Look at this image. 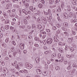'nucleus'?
<instances>
[{
  "label": "nucleus",
  "instance_id": "obj_1",
  "mask_svg": "<svg viewBox=\"0 0 77 77\" xmlns=\"http://www.w3.org/2000/svg\"><path fill=\"white\" fill-rule=\"evenodd\" d=\"M53 42V39L51 38H48L47 40V42L48 44H51Z\"/></svg>",
  "mask_w": 77,
  "mask_h": 77
},
{
  "label": "nucleus",
  "instance_id": "obj_2",
  "mask_svg": "<svg viewBox=\"0 0 77 77\" xmlns=\"http://www.w3.org/2000/svg\"><path fill=\"white\" fill-rule=\"evenodd\" d=\"M25 47V45L23 43H21L20 45V48L21 50H24Z\"/></svg>",
  "mask_w": 77,
  "mask_h": 77
},
{
  "label": "nucleus",
  "instance_id": "obj_3",
  "mask_svg": "<svg viewBox=\"0 0 77 77\" xmlns=\"http://www.w3.org/2000/svg\"><path fill=\"white\" fill-rule=\"evenodd\" d=\"M35 60L36 63H38L40 62V58L39 57H37L36 58Z\"/></svg>",
  "mask_w": 77,
  "mask_h": 77
},
{
  "label": "nucleus",
  "instance_id": "obj_4",
  "mask_svg": "<svg viewBox=\"0 0 77 77\" xmlns=\"http://www.w3.org/2000/svg\"><path fill=\"white\" fill-rule=\"evenodd\" d=\"M7 6L8 7V8L9 9H12V8H13V7H12V4H8L7 5Z\"/></svg>",
  "mask_w": 77,
  "mask_h": 77
},
{
  "label": "nucleus",
  "instance_id": "obj_5",
  "mask_svg": "<svg viewBox=\"0 0 77 77\" xmlns=\"http://www.w3.org/2000/svg\"><path fill=\"white\" fill-rule=\"evenodd\" d=\"M36 71L38 74H41L42 73V71L41 69H37L36 70Z\"/></svg>",
  "mask_w": 77,
  "mask_h": 77
},
{
  "label": "nucleus",
  "instance_id": "obj_6",
  "mask_svg": "<svg viewBox=\"0 0 77 77\" xmlns=\"http://www.w3.org/2000/svg\"><path fill=\"white\" fill-rule=\"evenodd\" d=\"M58 51L59 52H60V53H62L63 52V49L62 48H60L58 49Z\"/></svg>",
  "mask_w": 77,
  "mask_h": 77
},
{
  "label": "nucleus",
  "instance_id": "obj_7",
  "mask_svg": "<svg viewBox=\"0 0 77 77\" xmlns=\"http://www.w3.org/2000/svg\"><path fill=\"white\" fill-rule=\"evenodd\" d=\"M2 14L4 15V16L5 18H6V17H7V13L4 11H3L2 12Z\"/></svg>",
  "mask_w": 77,
  "mask_h": 77
},
{
  "label": "nucleus",
  "instance_id": "obj_8",
  "mask_svg": "<svg viewBox=\"0 0 77 77\" xmlns=\"http://www.w3.org/2000/svg\"><path fill=\"white\" fill-rule=\"evenodd\" d=\"M9 25H6L5 27V30H8L9 29Z\"/></svg>",
  "mask_w": 77,
  "mask_h": 77
},
{
  "label": "nucleus",
  "instance_id": "obj_9",
  "mask_svg": "<svg viewBox=\"0 0 77 77\" xmlns=\"http://www.w3.org/2000/svg\"><path fill=\"white\" fill-rule=\"evenodd\" d=\"M64 18H68V15L66 13H65L64 14Z\"/></svg>",
  "mask_w": 77,
  "mask_h": 77
},
{
  "label": "nucleus",
  "instance_id": "obj_10",
  "mask_svg": "<svg viewBox=\"0 0 77 77\" xmlns=\"http://www.w3.org/2000/svg\"><path fill=\"white\" fill-rule=\"evenodd\" d=\"M54 40L55 42H59V40L57 39V38L56 36H54Z\"/></svg>",
  "mask_w": 77,
  "mask_h": 77
},
{
  "label": "nucleus",
  "instance_id": "obj_11",
  "mask_svg": "<svg viewBox=\"0 0 77 77\" xmlns=\"http://www.w3.org/2000/svg\"><path fill=\"white\" fill-rule=\"evenodd\" d=\"M70 51L72 52L74 51H76V50L75 49H74V48H73L72 47L70 48Z\"/></svg>",
  "mask_w": 77,
  "mask_h": 77
},
{
  "label": "nucleus",
  "instance_id": "obj_12",
  "mask_svg": "<svg viewBox=\"0 0 77 77\" xmlns=\"http://www.w3.org/2000/svg\"><path fill=\"white\" fill-rule=\"evenodd\" d=\"M1 44H2V47H6V43L5 42H2Z\"/></svg>",
  "mask_w": 77,
  "mask_h": 77
},
{
  "label": "nucleus",
  "instance_id": "obj_13",
  "mask_svg": "<svg viewBox=\"0 0 77 77\" xmlns=\"http://www.w3.org/2000/svg\"><path fill=\"white\" fill-rule=\"evenodd\" d=\"M71 22L72 23H76V22H77V20L76 19L72 20H71Z\"/></svg>",
  "mask_w": 77,
  "mask_h": 77
},
{
  "label": "nucleus",
  "instance_id": "obj_14",
  "mask_svg": "<svg viewBox=\"0 0 77 77\" xmlns=\"http://www.w3.org/2000/svg\"><path fill=\"white\" fill-rule=\"evenodd\" d=\"M34 12H37V13H38V14L39 15H40V14H41V11H38L37 10L34 11Z\"/></svg>",
  "mask_w": 77,
  "mask_h": 77
},
{
  "label": "nucleus",
  "instance_id": "obj_15",
  "mask_svg": "<svg viewBox=\"0 0 77 77\" xmlns=\"http://www.w3.org/2000/svg\"><path fill=\"white\" fill-rule=\"evenodd\" d=\"M66 57L68 58H70V59H71V58H72V55H66Z\"/></svg>",
  "mask_w": 77,
  "mask_h": 77
},
{
  "label": "nucleus",
  "instance_id": "obj_16",
  "mask_svg": "<svg viewBox=\"0 0 77 77\" xmlns=\"http://www.w3.org/2000/svg\"><path fill=\"white\" fill-rule=\"evenodd\" d=\"M4 69V70H3V72H4V73H8V71L7 69Z\"/></svg>",
  "mask_w": 77,
  "mask_h": 77
},
{
  "label": "nucleus",
  "instance_id": "obj_17",
  "mask_svg": "<svg viewBox=\"0 0 77 77\" xmlns=\"http://www.w3.org/2000/svg\"><path fill=\"white\" fill-rule=\"evenodd\" d=\"M23 4H24V6L26 8H28L29 7V4H28L27 3H23Z\"/></svg>",
  "mask_w": 77,
  "mask_h": 77
},
{
  "label": "nucleus",
  "instance_id": "obj_18",
  "mask_svg": "<svg viewBox=\"0 0 77 77\" xmlns=\"http://www.w3.org/2000/svg\"><path fill=\"white\" fill-rule=\"evenodd\" d=\"M27 67L28 69H31L32 68V66L31 65H29L27 66Z\"/></svg>",
  "mask_w": 77,
  "mask_h": 77
},
{
  "label": "nucleus",
  "instance_id": "obj_19",
  "mask_svg": "<svg viewBox=\"0 0 77 77\" xmlns=\"http://www.w3.org/2000/svg\"><path fill=\"white\" fill-rule=\"evenodd\" d=\"M19 66L21 68V67H23V63H19Z\"/></svg>",
  "mask_w": 77,
  "mask_h": 77
},
{
  "label": "nucleus",
  "instance_id": "obj_20",
  "mask_svg": "<svg viewBox=\"0 0 77 77\" xmlns=\"http://www.w3.org/2000/svg\"><path fill=\"white\" fill-rule=\"evenodd\" d=\"M23 70H24V73H26V74H27L28 72V71L27 70L25 69L24 68H23Z\"/></svg>",
  "mask_w": 77,
  "mask_h": 77
},
{
  "label": "nucleus",
  "instance_id": "obj_21",
  "mask_svg": "<svg viewBox=\"0 0 77 77\" xmlns=\"http://www.w3.org/2000/svg\"><path fill=\"white\" fill-rule=\"evenodd\" d=\"M50 4L51 5L54 3V0H49Z\"/></svg>",
  "mask_w": 77,
  "mask_h": 77
},
{
  "label": "nucleus",
  "instance_id": "obj_22",
  "mask_svg": "<svg viewBox=\"0 0 77 77\" xmlns=\"http://www.w3.org/2000/svg\"><path fill=\"white\" fill-rule=\"evenodd\" d=\"M15 68L17 69H21V68L20 67H19V66H18L17 65L15 66Z\"/></svg>",
  "mask_w": 77,
  "mask_h": 77
},
{
  "label": "nucleus",
  "instance_id": "obj_23",
  "mask_svg": "<svg viewBox=\"0 0 77 77\" xmlns=\"http://www.w3.org/2000/svg\"><path fill=\"white\" fill-rule=\"evenodd\" d=\"M9 41V38H7L5 40V42L6 43H8V42Z\"/></svg>",
  "mask_w": 77,
  "mask_h": 77
},
{
  "label": "nucleus",
  "instance_id": "obj_24",
  "mask_svg": "<svg viewBox=\"0 0 77 77\" xmlns=\"http://www.w3.org/2000/svg\"><path fill=\"white\" fill-rule=\"evenodd\" d=\"M38 6L39 8H42L43 6V5L42 4H39L38 5Z\"/></svg>",
  "mask_w": 77,
  "mask_h": 77
},
{
  "label": "nucleus",
  "instance_id": "obj_25",
  "mask_svg": "<svg viewBox=\"0 0 77 77\" xmlns=\"http://www.w3.org/2000/svg\"><path fill=\"white\" fill-rule=\"evenodd\" d=\"M29 9L30 10H31L32 12H33V8L32 6L30 7Z\"/></svg>",
  "mask_w": 77,
  "mask_h": 77
},
{
  "label": "nucleus",
  "instance_id": "obj_26",
  "mask_svg": "<svg viewBox=\"0 0 77 77\" xmlns=\"http://www.w3.org/2000/svg\"><path fill=\"white\" fill-rule=\"evenodd\" d=\"M12 45H14V46H15V45H16V44H15V42L14 41H12Z\"/></svg>",
  "mask_w": 77,
  "mask_h": 77
},
{
  "label": "nucleus",
  "instance_id": "obj_27",
  "mask_svg": "<svg viewBox=\"0 0 77 77\" xmlns=\"http://www.w3.org/2000/svg\"><path fill=\"white\" fill-rule=\"evenodd\" d=\"M9 20H6L5 23V24H8V23H9Z\"/></svg>",
  "mask_w": 77,
  "mask_h": 77
},
{
  "label": "nucleus",
  "instance_id": "obj_28",
  "mask_svg": "<svg viewBox=\"0 0 77 77\" xmlns=\"http://www.w3.org/2000/svg\"><path fill=\"white\" fill-rule=\"evenodd\" d=\"M73 3L75 4H73L74 5H75V4H77V0H73Z\"/></svg>",
  "mask_w": 77,
  "mask_h": 77
},
{
  "label": "nucleus",
  "instance_id": "obj_29",
  "mask_svg": "<svg viewBox=\"0 0 77 77\" xmlns=\"http://www.w3.org/2000/svg\"><path fill=\"white\" fill-rule=\"evenodd\" d=\"M68 66L67 67V69H68L69 70L71 68V65L69 64Z\"/></svg>",
  "mask_w": 77,
  "mask_h": 77
},
{
  "label": "nucleus",
  "instance_id": "obj_30",
  "mask_svg": "<svg viewBox=\"0 0 77 77\" xmlns=\"http://www.w3.org/2000/svg\"><path fill=\"white\" fill-rule=\"evenodd\" d=\"M64 25L65 27H67L68 26V23L66 22H65L63 24Z\"/></svg>",
  "mask_w": 77,
  "mask_h": 77
},
{
  "label": "nucleus",
  "instance_id": "obj_31",
  "mask_svg": "<svg viewBox=\"0 0 77 77\" xmlns=\"http://www.w3.org/2000/svg\"><path fill=\"white\" fill-rule=\"evenodd\" d=\"M34 14L35 15H36V16H37V17H39V14H38V12H34Z\"/></svg>",
  "mask_w": 77,
  "mask_h": 77
},
{
  "label": "nucleus",
  "instance_id": "obj_32",
  "mask_svg": "<svg viewBox=\"0 0 77 77\" xmlns=\"http://www.w3.org/2000/svg\"><path fill=\"white\" fill-rule=\"evenodd\" d=\"M73 15L72 14V13H70L69 14V17H72Z\"/></svg>",
  "mask_w": 77,
  "mask_h": 77
},
{
  "label": "nucleus",
  "instance_id": "obj_33",
  "mask_svg": "<svg viewBox=\"0 0 77 77\" xmlns=\"http://www.w3.org/2000/svg\"><path fill=\"white\" fill-rule=\"evenodd\" d=\"M47 42V41L46 40H44L42 41V43L44 45H45L46 44V43Z\"/></svg>",
  "mask_w": 77,
  "mask_h": 77
},
{
  "label": "nucleus",
  "instance_id": "obj_34",
  "mask_svg": "<svg viewBox=\"0 0 77 77\" xmlns=\"http://www.w3.org/2000/svg\"><path fill=\"white\" fill-rule=\"evenodd\" d=\"M42 73L43 75H47V73L45 71L43 72Z\"/></svg>",
  "mask_w": 77,
  "mask_h": 77
},
{
  "label": "nucleus",
  "instance_id": "obj_35",
  "mask_svg": "<svg viewBox=\"0 0 77 77\" xmlns=\"http://www.w3.org/2000/svg\"><path fill=\"white\" fill-rule=\"evenodd\" d=\"M62 29L64 31H67V29L63 27H62Z\"/></svg>",
  "mask_w": 77,
  "mask_h": 77
},
{
  "label": "nucleus",
  "instance_id": "obj_36",
  "mask_svg": "<svg viewBox=\"0 0 77 77\" xmlns=\"http://www.w3.org/2000/svg\"><path fill=\"white\" fill-rule=\"evenodd\" d=\"M6 53H7V52L6 51H4L2 53V55L4 56H5L6 54Z\"/></svg>",
  "mask_w": 77,
  "mask_h": 77
},
{
  "label": "nucleus",
  "instance_id": "obj_37",
  "mask_svg": "<svg viewBox=\"0 0 77 77\" xmlns=\"http://www.w3.org/2000/svg\"><path fill=\"white\" fill-rule=\"evenodd\" d=\"M10 15L11 17H14L15 16V14H10Z\"/></svg>",
  "mask_w": 77,
  "mask_h": 77
},
{
  "label": "nucleus",
  "instance_id": "obj_38",
  "mask_svg": "<svg viewBox=\"0 0 77 77\" xmlns=\"http://www.w3.org/2000/svg\"><path fill=\"white\" fill-rule=\"evenodd\" d=\"M33 41H30L29 42V43L30 45H32V44H33Z\"/></svg>",
  "mask_w": 77,
  "mask_h": 77
},
{
  "label": "nucleus",
  "instance_id": "obj_39",
  "mask_svg": "<svg viewBox=\"0 0 77 77\" xmlns=\"http://www.w3.org/2000/svg\"><path fill=\"white\" fill-rule=\"evenodd\" d=\"M16 63H17V61H15L14 63H11V64H12V65H16Z\"/></svg>",
  "mask_w": 77,
  "mask_h": 77
},
{
  "label": "nucleus",
  "instance_id": "obj_40",
  "mask_svg": "<svg viewBox=\"0 0 77 77\" xmlns=\"http://www.w3.org/2000/svg\"><path fill=\"white\" fill-rule=\"evenodd\" d=\"M61 11H62V10H61V8H58L57 10V12H61Z\"/></svg>",
  "mask_w": 77,
  "mask_h": 77
},
{
  "label": "nucleus",
  "instance_id": "obj_41",
  "mask_svg": "<svg viewBox=\"0 0 77 77\" xmlns=\"http://www.w3.org/2000/svg\"><path fill=\"white\" fill-rule=\"evenodd\" d=\"M72 66L73 67H75V68L77 66V65H76V64L75 63H73L72 65Z\"/></svg>",
  "mask_w": 77,
  "mask_h": 77
},
{
  "label": "nucleus",
  "instance_id": "obj_42",
  "mask_svg": "<svg viewBox=\"0 0 77 77\" xmlns=\"http://www.w3.org/2000/svg\"><path fill=\"white\" fill-rule=\"evenodd\" d=\"M55 56H56V55L54 54H53L51 55V57H52V58H54Z\"/></svg>",
  "mask_w": 77,
  "mask_h": 77
},
{
  "label": "nucleus",
  "instance_id": "obj_43",
  "mask_svg": "<svg viewBox=\"0 0 77 77\" xmlns=\"http://www.w3.org/2000/svg\"><path fill=\"white\" fill-rule=\"evenodd\" d=\"M41 20L42 21H44V20H45V18L44 17L42 16L41 17Z\"/></svg>",
  "mask_w": 77,
  "mask_h": 77
},
{
  "label": "nucleus",
  "instance_id": "obj_44",
  "mask_svg": "<svg viewBox=\"0 0 77 77\" xmlns=\"http://www.w3.org/2000/svg\"><path fill=\"white\" fill-rule=\"evenodd\" d=\"M38 29H42V26H40L39 25H38Z\"/></svg>",
  "mask_w": 77,
  "mask_h": 77
},
{
  "label": "nucleus",
  "instance_id": "obj_45",
  "mask_svg": "<svg viewBox=\"0 0 77 77\" xmlns=\"http://www.w3.org/2000/svg\"><path fill=\"white\" fill-rule=\"evenodd\" d=\"M34 46H35V47H39V45L37 44H34Z\"/></svg>",
  "mask_w": 77,
  "mask_h": 77
},
{
  "label": "nucleus",
  "instance_id": "obj_46",
  "mask_svg": "<svg viewBox=\"0 0 77 77\" xmlns=\"http://www.w3.org/2000/svg\"><path fill=\"white\" fill-rule=\"evenodd\" d=\"M19 12L20 13V14H19V16H21V14H22V11L21 10H20L19 11Z\"/></svg>",
  "mask_w": 77,
  "mask_h": 77
},
{
  "label": "nucleus",
  "instance_id": "obj_47",
  "mask_svg": "<svg viewBox=\"0 0 77 77\" xmlns=\"http://www.w3.org/2000/svg\"><path fill=\"white\" fill-rule=\"evenodd\" d=\"M29 63H25V66L27 67V66L29 65Z\"/></svg>",
  "mask_w": 77,
  "mask_h": 77
},
{
  "label": "nucleus",
  "instance_id": "obj_48",
  "mask_svg": "<svg viewBox=\"0 0 77 77\" xmlns=\"http://www.w3.org/2000/svg\"><path fill=\"white\" fill-rule=\"evenodd\" d=\"M41 34H43V35H45V34H46V32L44 31L41 32Z\"/></svg>",
  "mask_w": 77,
  "mask_h": 77
},
{
  "label": "nucleus",
  "instance_id": "obj_49",
  "mask_svg": "<svg viewBox=\"0 0 77 77\" xmlns=\"http://www.w3.org/2000/svg\"><path fill=\"white\" fill-rule=\"evenodd\" d=\"M14 50H15V48H14L12 47L11 48V51H14Z\"/></svg>",
  "mask_w": 77,
  "mask_h": 77
},
{
  "label": "nucleus",
  "instance_id": "obj_50",
  "mask_svg": "<svg viewBox=\"0 0 77 77\" xmlns=\"http://www.w3.org/2000/svg\"><path fill=\"white\" fill-rule=\"evenodd\" d=\"M20 27L22 28V29H24L25 28V25H22V26H20Z\"/></svg>",
  "mask_w": 77,
  "mask_h": 77
},
{
  "label": "nucleus",
  "instance_id": "obj_51",
  "mask_svg": "<svg viewBox=\"0 0 77 77\" xmlns=\"http://www.w3.org/2000/svg\"><path fill=\"white\" fill-rule=\"evenodd\" d=\"M34 39L35 40V41H39V39H38V38L35 37L34 38Z\"/></svg>",
  "mask_w": 77,
  "mask_h": 77
},
{
  "label": "nucleus",
  "instance_id": "obj_52",
  "mask_svg": "<svg viewBox=\"0 0 77 77\" xmlns=\"http://www.w3.org/2000/svg\"><path fill=\"white\" fill-rule=\"evenodd\" d=\"M32 18L34 19V20H36V19H37L36 17L35 16H32Z\"/></svg>",
  "mask_w": 77,
  "mask_h": 77
},
{
  "label": "nucleus",
  "instance_id": "obj_53",
  "mask_svg": "<svg viewBox=\"0 0 77 77\" xmlns=\"http://www.w3.org/2000/svg\"><path fill=\"white\" fill-rule=\"evenodd\" d=\"M41 2L42 3V4H44L45 3V1L44 0H41Z\"/></svg>",
  "mask_w": 77,
  "mask_h": 77
},
{
  "label": "nucleus",
  "instance_id": "obj_54",
  "mask_svg": "<svg viewBox=\"0 0 77 77\" xmlns=\"http://www.w3.org/2000/svg\"><path fill=\"white\" fill-rule=\"evenodd\" d=\"M24 72V70H23V69L22 70H21L20 71V72H21V73H23Z\"/></svg>",
  "mask_w": 77,
  "mask_h": 77
},
{
  "label": "nucleus",
  "instance_id": "obj_55",
  "mask_svg": "<svg viewBox=\"0 0 77 77\" xmlns=\"http://www.w3.org/2000/svg\"><path fill=\"white\" fill-rule=\"evenodd\" d=\"M61 57V54H58V58H60Z\"/></svg>",
  "mask_w": 77,
  "mask_h": 77
},
{
  "label": "nucleus",
  "instance_id": "obj_56",
  "mask_svg": "<svg viewBox=\"0 0 77 77\" xmlns=\"http://www.w3.org/2000/svg\"><path fill=\"white\" fill-rule=\"evenodd\" d=\"M11 71L12 72H15V71L14 69H11Z\"/></svg>",
  "mask_w": 77,
  "mask_h": 77
},
{
  "label": "nucleus",
  "instance_id": "obj_57",
  "mask_svg": "<svg viewBox=\"0 0 77 77\" xmlns=\"http://www.w3.org/2000/svg\"><path fill=\"white\" fill-rule=\"evenodd\" d=\"M16 54H17V52H14L13 53V56L14 57L15 56H16Z\"/></svg>",
  "mask_w": 77,
  "mask_h": 77
},
{
  "label": "nucleus",
  "instance_id": "obj_58",
  "mask_svg": "<svg viewBox=\"0 0 77 77\" xmlns=\"http://www.w3.org/2000/svg\"><path fill=\"white\" fill-rule=\"evenodd\" d=\"M48 15H50V13H51V10L50 9H48Z\"/></svg>",
  "mask_w": 77,
  "mask_h": 77
},
{
  "label": "nucleus",
  "instance_id": "obj_59",
  "mask_svg": "<svg viewBox=\"0 0 77 77\" xmlns=\"http://www.w3.org/2000/svg\"><path fill=\"white\" fill-rule=\"evenodd\" d=\"M42 23H44V24H46V21H45V20H44L42 21Z\"/></svg>",
  "mask_w": 77,
  "mask_h": 77
},
{
  "label": "nucleus",
  "instance_id": "obj_60",
  "mask_svg": "<svg viewBox=\"0 0 77 77\" xmlns=\"http://www.w3.org/2000/svg\"><path fill=\"white\" fill-rule=\"evenodd\" d=\"M56 26H57V27H59L60 26V24H56Z\"/></svg>",
  "mask_w": 77,
  "mask_h": 77
},
{
  "label": "nucleus",
  "instance_id": "obj_61",
  "mask_svg": "<svg viewBox=\"0 0 77 77\" xmlns=\"http://www.w3.org/2000/svg\"><path fill=\"white\" fill-rule=\"evenodd\" d=\"M53 30H56L57 29L56 27L55 26H54L52 27Z\"/></svg>",
  "mask_w": 77,
  "mask_h": 77
},
{
  "label": "nucleus",
  "instance_id": "obj_62",
  "mask_svg": "<svg viewBox=\"0 0 77 77\" xmlns=\"http://www.w3.org/2000/svg\"><path fill=\"white\" fill-rule=\"evenodd\" d=\"M47 21H50V20H51L50 19H49V18L47 17V19H46Z\"/></svg>",
  "mask_w": 77,
  "mask_h": 77
},
{
  "label": "nucleus",
  "instance_id": "obj_63",
  "mask_svg": "<svg viewBox=\"0 0 77 77\" xmlns=\"http://www.w3.org/2000/svg\"><path fill=\"white\" fill-rule=\"evenodd\" d=\"M55 69L56 70H59V67L57 66L55 67Z\"/></svg>",
  "mask_w": 77,
  "mask_h": 77
},
{
  "label": "nucleus",
  "instance_id": "obj_64",
  "mask_svg": "<svg viewBox=\"0 0 77 77\" xmlns=\"http://www.w3.org/2000/svg\"><path fill=\"white\" fill-rule=\"evenodd\" d=\"M3 34L1 33L0 34V38H2L3 37Z\"/></svg>",
  "mask_w": 77,
  "mask_h": 77
}]
</instances>
